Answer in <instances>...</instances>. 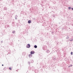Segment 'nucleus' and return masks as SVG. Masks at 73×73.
I'll use <instances>...</instances> for the list:
<instances>
[{"label":"nucleus","mask_w":73,"mask_h":73,"mask_svg":"<svg viewBox=\"0 0 73 73\" xmlns=\"http://www.w3.org/2000/svg\"><path fill=\"white\" fill-rule=\"evenodd\" d=\"M69 67H70V66H68V68H69Z\"/></svg>","instance_id":"a878e982"},{"label":"nucleus","mask_w":73,"mask_h":73,"mask_svg":"<svg viewBox=\"0 0 73 73\" xmlns=\"http://www.w3.org/2000/svg\"><path fill=\"white\" fill-rule=\"evenodd\" d=\"M29 68H31L30 67H29Z\"/></svg>","instance_id":"c85d7f7f"},{"label":"nucleus","mask_w":73,"mask_h":73,"mask_svg":"<svg viewBox=\"0 0 73 73\" xmlns=\"http://www.w3.org/2000/svg\"><path fill=\"white\" fill-rule=\"evenodd\" d=\"M64 28H62V30H63V29H64Z\"/></svg>","instance_id":"b1692460"},{"label":"nucleus","mask_w":73,"mask_h":73,"mask_svg":"<svg viewBox=\"0 0 73 73\" xmlns=\"http://www.w3.org/2000/svg\"><path fill=\"white\" fill-rule=\"evenodd\" d=\"M29 58H31V57H32V54H30L29 55Z\"/></svg>","instance_id":"20e7f679"},{"label":"nucleus","mask_w":73,"mask_h":73,"mask_svg":"<svg viewBox=\"0 0 73 73\" xmlns=\"http://www.w3.org/2000/svg\"><path fill=\"white\" fill-rule=\"evenodd\" d=\"M52 59L53 60L55 61L56 60V57H54L52 58Z\"/></svg>","instance_id":"7ed1b4c3"},{"label":"nucleus","mask_w":73,"mask_h":73,"mask_svg":"<svg viewBox=\"0 0 73 73\" xmlns=\"http://www.w3.org/2000/svg\"><path fill=\"white\" fill-rule=\"evenodd\" d=\"M41 6L42 7H43V5L41 4Z\"/></svg>","instance_id":"aec40b11"},{"label":"nucleus","mask_w":73,"mask_h":73,"mask_svg":"<svg viewBox=\"0 0 73 73\" xmlns=\"http://www.w3.org/2000/svg\"><path fill=\"white\" fill-rule=\"evenodd\" d=\"M4 69H5V68H4Z\"/></svg>","instance_id":"c756f323"},{"label":"nucleus","mask_w":73,"mask_h":73,"mask_svg":"<svg viewBox=\"0 0 73 73\" xmlns=\"http://www.w3.org/2000/svg\"><path fill=\"white\" fill-rule=\"evenodd\" d=\"M71 55H73V52H71Z\"/></svg>","instance_id":"2eb2a0df"},{"label":"nucleus","mask_w":73,"mask_h":73,"mask_svg":"<svg viewBox=\"0 0 73 73\" xmlns=\"http://www.w3.org/2000/svg\"><path fill=\"white\" fill-rule=\"evenodd\" d=\"M52 35H53L54 34V32H52Z\"/></svg>","instance_id":"f3484780"},{"label":"nucleus","mask_w":73,"mask_h":73,"mask_svg":"<svg viewBox=\"0 0 73 73\" xmlns=\"http://www.w3.org/2000/svg\"><path fill=\"white\" fill-rule=\"evenodd\" d=\"M12 24H14V22H12Z\"/></svg>","instance_id":"4be33fe9"},{"label":"nucleus","mask_w":73,"mask_h":73,"mask_svg":"<svg viewBox=\"0 0 73 73\" xmlns=\"http://www.w3.org/2000/svg\"><path fill=\"white\" fill-rule=\"evenodd\" d=\"M15 31H13L12 32V33H13V34H14V33H15Z\"/></svg>","instance_id":"f8f14e48"},{"label":"nucleus","mask_w":73,"mask_h":73,"mask_svg":"<svg viewBox=\"0 0 73 73\" xmlns=\"http://www.w3.org/2000/svg\"><path fill=\"white\" fill-rule=\"evenodd\" d=\"M31 47V45H30L29 44H27V45L26 46V48H29Z\"/></svg>","instance_id":"f257e3e1"},{"label":"nucleus","mask_w":73,"mask_h":73,"mask_svg":"<svg viewBox=\"0 0 73 73\" xmlns=\"http://www.w3.org/2000/svg\"><path fill=\"white\" fill-rule=\"evenodd\" d=\"M2 66H4V65L3 64H2Z\"/></svg>","instance_id":"393cba45"},{"label":"nucleus","mask_w":73,"mask_h":73,"mask_svg":"<svg viewBox=\"0 0 73 73\" xmlns=\"http://www.w3.org/2000/svg\"><path fill=\"white\" fill-rule=\"evenodd\" d=\"M72 11H73V8L72 7Z\"/></svg>","instance_id":"412c9836"},{"label":"nucleus","mask_w":73,"mask_h":73,"mask_svg":"<svg viewBox=\"0 0 73 73\" xmlns=\"http://www.w3.org/2000/svg\"><path fill=\"white\" fill-rule=\"evenodd\" d=\"M72 66V65L71 66Z\"/></svg>","instance_id":"cd10ccee"},{"label":"nucleus","mask_w":73,"mask_h":73,"mask_svg":"<svg viewBox=\"0 0 73 73\" xmlns=\"http://www.w3.org/2000/svg\"><path fill=\"white\" fill-rule=\"evenodd\" d=\"M73 40V38H72L70 40V41H72Z\"/></svg>","instance_id":"9b49d317"},{"label":"nucleus","mask_w":73,"mask_h":73,"mask_svg":"<svg viewBox=\"0 0 73 73\" xmlns=\"http://www.w3.org/2000/svg\"><path fill=\"white\" fill-rule=\"evenodd\" d=\"M33 60H32L31 63H33Z\"/></svg>","instance_id":"a211bd4d"},{"label":"nucleus","mask_w":73,"mask_h":73,"mask_svg":"<svg viewBox=\"0 0 73 73\" xmlns=\"http://www.w3.org/2000/svg\"><path fill=\"white\" fill-rule=\"evenodd\" d=\"M1 43H2V42H3V40L1 41Z\"/></svg>","instance_id":"5701e85b"},{"label":"nucleus","mask_w":73,"mask_h":73,"mask_svg":"<svg viewBox=\"0 0 73 73\" xmlns=\"http://www.w3.org/2000/svg\"><path fill=\"white\" fill-rule=\"evenodd\" d=\"M69 38V36H68V35L67 36V37H66V39H68V38Z\"/></svg>","instance_id":"ddd939ff"},{"label":"nucleus","mask_w":73,"mask_h":73,"mask_svg":"<svg viewBox=\"0 0 73 73\" xmlns=\"http://www.w3.org/2000/svg\"><path fill=\"white\" fill-rule=\"evenodd\" d=\"M52 17H55V16L54 15H53Z\"/></svg>","instance_id":"6ab92c4d"},{"label":"nucleus","mask_w":73,"mask_h":73,"mask_svg":"<svg viewBox=\"0 0 73 73\" xmlns=\"http://www.w3.org/2000/svg\"><path fill=\"white\" fill-rule=\"evenodd\" d=\"M28 64H29V65H30V64H31V62H28Z\"/></svg>","instance_id":"4468645a"},{"label":"nucleus","mask_w":73,"mask_h":73,"mask_svg":"<svg viewBox=\"0 0 73 73\" xmlns=\"http://www.w3.org/2000/svg\"><path fill=\"white\" fill-rule=\"evenodd\" d=\"M34 47L35 48H37V46L36 45H35Z\"/></svg>","instance_id":"1a4fd4ad"},{"label":"nucleus","mask_w":73,"mask_h":73,"mask_svg":"<svg viewBox=\"0 0 73 73\" xmlns=\"http://www.w3.org/2000/svg\"><path fill=\"white\" fill-rule=\"evenodd\" d=\"M53 12H54H54L53 11Z\"/></svg>","instance_id":"bb28decb"},{"label":"nucleus","mask_w":73,"mask_h":73,"mask_svg":"<svg viewBox=\"0 0 73 73\" xmlns=\"http://www.w3.org/2000/svg\"><path fill=\"white\" fill-rule=\"evenodd\" d=\"M35 52L34 51H32L30 53L31 54H34Z\"/></svg>","instance_id":"f03ea898"},{"label":"nucleus","mask_w":73,"mask_h":73,"mask_svg":"<svg viewBox=\"0 0 73 73\" xmlns=\"http://www.w3.org/2000/svg\"><path fill=\"white\" fill-rule=\"evenodd\" d=\"M4 10H7V8L6 7H5L3 9Z\"/></svg>","instance_id":"423d86ee"},{"label":"nucleus","mask_w":73,"mask_h":73,"mask_svg":"<svg viewBox=\"0 0 73 73\" xmlns=\"http://www.w3.org/2000/svg\"><path fill=\"white\" fill-rule=\"evenodd\" d=\"M17 15H15V20H17Z\"/></svg>","instance_id":"0eeeda50"},{"label":"nucleus","mask_w":73,"mask_h":73,"mask_svg":"<svg viewBox=\"0 0 73 73\" xmlns=\"http://www.w3.org/2000/svg\"><path fill=\"white\" fill-rule=\"evenodd\" d=\"M31 21L29 20V21H28V23H29V24H31Z\"/></svg>","instance_id":"6e6552de"},{"label":"nucleus","mask_w":73,"mask_h":73,"mask_svg":"<svg viewBox=\"0 0 73 73\" xmlns=\"http://www.w3.org/2000/svg\"><path fill=\"white\" fill-rule=\"evenodd\" d=\"M46 53H49V52H50V51H49V50H46Z\"/></svg>","instance_id":"39448f33"},{"label":"nucleus","mask_w":73,"mask_h":73,"mask_svg":"<svg viewBox=\"0 0 73 73\" xmlns=\"http://www.w3.org/2000/svg\"><path fill=\"white\" fill-rule=\"evenodd\" d=\"M72 7H69L68 8L69 10H70V9H72Z\"/></svg>","instance_id":"9d476101"},{"label":"nucleus","mask_w":73,"mask_h":73,"mask_svg":"<svg viewBox=\"0 0 73 73\" xmlns=\"http://www.w3.org/2000/svg\"><path fill=\"white\" fill-rule=\"evenodd\" d=\"M9 70H11L12 68H11L10 67V68H9Z\"/></svg>","instance_id":"dca6fc26"}]
</instances>
